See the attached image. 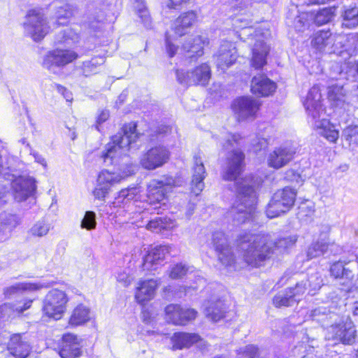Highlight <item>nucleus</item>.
<instances>
[{
    "label": "nucleus",
    "instance_id": "f257e3e1",
    "mask_svg": "<svg viewBox=\"0 0 358 358\" xmlns=\"http://www.w3.org/2000/svg\"><path fill=\"white\" fill-rule=\"evenodd\" d=\"M244 159V153L239 150L229 152L222 173L224 180L234 181L237 196L229 213L234 224H241L252 220L256 209L255 187L257 182L251 176L241 177Z\"/></svg>",
    "mask_w": 358,
    "mask_h": 358
},
{
    "label": "nucleus",
    "instance_id": "f03ea898",
    "mask_svg": "<svg viewBox=\"0 0 358 358\" xmlns=\"http://www.w3.org/2000/svg\"><path fill=\"white\" fill-rule=\"evenodd\" d=\"M296 235L280 238L273 242L268 235L241 234L236 240L237 250L244 262L251 267H259L270 258L275 251L284 252L293 247Z\"/></svg>",
    "mask_w": 358,
    "mask_h": 358
},
{
    "label": "nucleus",
    "instance_id": "7ed1b4c3",
    "mask_svg": "<svg viewBox=\"0 0 358 358\" xmlns=\"http://www.w3.org/2000/svg\"><path fill=\"white\" fill-rule=\"evenodd\" d=\"M304 106L308 122L327 141L334 143L338 138V131L325 118L324 110L322 104V94L318 87H313L308 92Z\"/></svg>",
    "mask_w": 358,
    "mask_h": 358
},
{
    "label": "nucleus",
    "instance_id": "20e7f679",
    "mask_svg": "<svg viewBox=\"0 0 358 358\" xmlns=\"http://www.w3.org/2000/svg\"><path fill=\"white\" fill-rule=\"evenodd\" d=\"M327 317L329 318V323L326 326L327 340L345 345H351L355 341L357 331L350 317L330 314Z\"/></svg>",
    "mask_w": 358,
    "mask_h": 358
},
{
    "label": "nucleus",
    "instance_id": "39448f33",
    "mask_svg": "<svg viewBox=\"0 0 358 358\" xmlns=\"http://www.w3.org/2000/svg\"><path fill=\"white\" fill-rule=\"evenodd\" d=\"M136 124L130 122L125 124L122 130L112 137L111 142L108 144L106 152L103 155V160L112 164L113 159L127 155L130 145L138 137L136 132Z\"/></svg>",
    "mask_w": 358,
    "mask_h": 358
},
{
    "label": "nucleus",
    "instance_id": "423d86ee",
    "mask_svg": "<svg viewBox=\"0 0 358 358\" xmlns=\"http://www.w3.org/2000/svg\"><path fill=\"white\" fill-rule=\"evenodd\" d=\"M197 20V14L195 11L189 10L184 12L173 22L171 30L166 34V49L170 57L175 55L178 46L173 41L178 37L185 35Z\"/></svg>",
    "mask_w": 358,
    "mask_h": 358
},
{
    "label": "nucleus",
    "instance_id": "0eeeda50",
    "mask_svg": "<svg viewBox=\"0 0 358 358\" xmlns=\"http://www.w3.org/2000/svg\"><path fill=\"white\" fill-rule=\"evenodd\" d=\"M69 301V298L64 291L57 288L50 289L43 301V315L49 319L60 320L66 312Z\"/></svg>",
    "mask_w": 358,
    "mask_h": 358
},
{
    "label": "nucleus",
    "instance_id": "6e6552de",
    "mask_svg": "<svg viewBox=\"0 0 358 358\" xmlns=\"http://www.w3.org/2000/svg\"><path fill=\"white\" fill-rule=\"evenodd\" d=\"M239 27L242 28L241 36H250L251 40L255 41L252 48V66L255 69L262 68L266 64V57L269 52L268 46L264 41L266 33L262 32L260 29L253 30L252 27Z\"/></svg>",
    "mask_w": 358,
    "mask_h": 358
},
{
    "label": "nucleus",
    "instance_id": "1a4fd4ad",
    "mask_svg": "<svg viewBox=\"0 0 358 358\" xmlns=\"http://www.w3.org/2000/svg\"><path fill=\"white\" fill-rule=\"evenodd\" d=\"M296 196V190L289 187L278 190L267 205L266 215L273 218L287 212L293 206Z\"/></svg>",
    "mask_w": 358,
    "mask_h": 358
},
{
    "label": "nucleus",
    "instance_id": "9d476101",
    "mask_svg": "<svg viewBox=\"0 0 358 358\" xmlns=\"http://www.w3.org/2000/svg\"><path fill=\"white\" fill-rule=\"evenodd\" d=\"M78 54L71 48H57L49 50L43 57L42 65L50 70L52 68H63L77 60Z\"/></svg>",
    "mask_w": 358,
    "mask_h": 358
},
{
    "label": "nucleus",
    "instance_id": "9b49d317",
    "mask_svg": "<svg viewBox=\"0 0 358 358\" xmlns=\"http://www.w3.org/2000/svg\"><path fill=\"white\" fill-rule=\"evenodd\" d=\"M27 22L24 24L34 41H42L50 31L48 22L43 13L36 10H29L27 14Z\"/></svg>",
    "mask_w": 358,
    "mask_h": 358
},
{
    "label": "nucleus",
    "instance_id": "f8f14e48",
    "mask_svg": "<svg viewBox=\"0 0 358 358\" xmlns=\"http://www.w3.org/2000/svg\"><path fill=\"white\" fill-rule=\"evenodd\" d=\"M170 157L169 150L159 145L149 149L141 157L140 164L147 170H155L166 164Z\"/></svg>",
    "mask_w": 358,
    "mask_h": 358
},
{
    "label": "nucleus",
    "instance_id": "ddd939ff",
    "mask_svg": "<svg viewBox=\"0 0 358 358\" xmlns=\"http://www.w3.org/2000/svg\"><path fill=\"white\" fill-rule=\"evenodd\" d=\"M210 76V66L206 64L197 66L191 72H185L182 70L176 71L178 82L186 85L199 84L206 85L208 83Z\"/></svg>",
    "mask_w": 358,
    "mask_h": 358
},
{
    "label": "nucleus",
    "instance_id": "4468645a",
    "mask_svg": "<svg viewBox=\"0 0 358 358\" xmlns=\"http://www.w3.org/2000/svg\"><path fill=\"white\" fill-rule=\"evenodd\" d=\"M213 243L220 262L227 268H234V255L228 243V238L222 231H215L213 234Z\"/></svg>",
    "mask_w": 358,
    "mask_h": 358
},
{
    "label": "nucleus",
    "instance_id": "2eb2a0df",
    "mask_svg": "<svg viewBox=\"0 0 358 358\" xmlns=\"http://www.w3.org/2000/svg\"><path fill=\"white\" fill-rule=\"evenodd\" d=\"M260 102L250 96H242L234 100L232 108L239 120L254 118L259 109Z\"/></svg>",
    "mask_w": 358,
    "mask_h": 358
},
{
    "label": "nucleus",
    "instance_id": "dca6fc26",
    "mask_svg": "<svg viewBox=\"0 0 358 358\" xmlns=\"http://www.w3.org/2000/svg\"><path fill=\"white\" fill-rule=\"evenodd\" d=\"M238 57L237 51L231 42L223 41L213 58L217 68L225 71L232 66Z\"/></svg>",
    "mask_w": 358,
    "mask_h": 358
},
{
    "label": "nucleus",
    "instance_id": "f3484780",
    "mask_svg": "<svg viewBox=\"0 0 358 358\" xmlns=\"http://www.w3.org/2000/svg\"><path fill=\"white\" fill-rule=\"evenodd\" d=\"M166 320L176 325H185L196 318L197 312L192 308H185L178 304H170L165 308Z\"/></svg>",
    "mask_w": 358,
    "mask_h": 358
},
{
    "label": "nucleus",
    "instance_id": "a211bd4d",
    "mask_svg": "<svg viewBox=\"0 0 358 358\" xmlns=\"http://www.w3.org/2000/svg\"><path fill=\"white\" fill-rule=\"evenodd\" d=\"M295 154L296 149L292 145H282L276 148L269 153L267 157L268 165L271 168L279 169L291 162Z\"/></svg>",
    "mask_w": 358,
    "mask_h": 358
},
{
    "label": "nucleus",
    "instance_id": "6ab92c4d",
    "mask_svg": "<svg viewBox=\"0 0 358 358\" xmlns=\"http://www.w3.org/2000/svg\"><path fill=\"white\" fill-rule=\"evenodd\" d=\"M57 351L62 358H76L82 354L77 336L69 333L62 336Z\"/></svg>",
    "mask_w": 358,
    "mask_h": 358
},
{
    "label": "nucleus",
    "instance_id": "aec40b11",
    "mask_svg": "<svg viewBox=\"0 0 358 358\" xmlns=\"http://www.w3.org/2000/svg\"><path fill=\"white\" fill-rule=\"evenodd\" d=\"M357 263L350 264L343 262H334L330 267L331 275L335 279L341 280V283L348 287L353 284L355 279V271Z\"/></svg>",
    "mask_w": 358,
    "mask_h": 358
},
{
    "label": "nucleus",
    "instance_id": "412c9836",
    "mask_svg": "<svg viewBox=\"0 0 358 358\" xmlns=\"http://www.w3.org/2000/svg\"><path fill=\"white\" fill-rule=\"evenodd\" d=\"M170 249L169 245H159L148 250L143 259V269L156 271L162 265L166 255L170 252Z\"/></svg>",
    "mask_w": 358,
    "mask_h": 358
},
{
    "label": "nucleus",
    "instance_id": "4be33fe9",
    "mask_svg": "<svg viewBox=\"0 0 358 358\" xmlns=\"http://www.w3.org/2000/svg\"><path fill=\"white\" fill-rule=\"evenodd\" d=\"M206 176V171L201 156L196 155L194 157V166L191 189L195 195H199L204 188L203 180Z\"/></svg>",
    "mask_w": 358,
    "mask_h": 358
},
{
    "label": "nucleus",
    "instance_id": "5701e85b",
    "mask_svg": "<svg viewBox=\"0 0 358 358\" xmlns=\"http://www.w3.org/2000/svg\"><path fill=\"white\" fill-rule=\"evenodd\" d=\"M7 350L15 358H26L31 352L29 343L22 338V334H13L8 343Z\"/></svg>",
    "mask_w": 358,
    "mask_h": 358
},
{
    "label": "nucleus",
    "instance_id": "b1692460",
    "mask_svg": "<svg viewBox=\"0 0 358 358\" xmlns=\"http://www.w3.org/2000/svg\"><path fill=\"white\" fill-rule=\"evenodd\" d=\"M122 178L123 177L118 173L102 171L98 176L97 181L99 187L94 190V196L99 199L105 197L109 187L120 182Z\"/></svg>",
    "mask_w": 358,
    "mask_h": 358
},
{
    "label": "nucleus",
    "instance_id": "393cba45",
    "mask_svg": "<svg viewBox=\"0 0 358 358\" xmlns=\"http://www.w3.org/2000/svg\"><path fill=\"white\" fill-rule=\"evenodd\" d=\"M275 83L264 75L255 76L251 81V91L258 96H269L275 92Z\"/></svg>",
    "mask_w": 358,
    "mask_h": 358
},
{
    "label": "nucleus",
    "instance_id": "a878e982",
    "mask_svg": "<svg viewBox=\"0 0 358 358\" xmlns=\"http://www.w3.org/2000/svg\"><path fill=\"white\" fill-rule=\"evenodd\" d=\"M334 37L329 30H320L315 32L311 40V46L320 52H329L334 44Z\"/></svg>",
    "mask_w": 358,
    "mask_h": 358
},
{
    "label": "nucleus",
    "instance_id": "bb28decb",
    "mask_svg": "<svg viewBox=\"0 0 358 358\" xmlns=\"http://www.w3.org/2000/svg\"><path fill=\"white\" fill-rule=\"evenodd\" d=\"M208 38L205 36H191L182 45V49L189 53V57H199L203 53L204 45H208Z\"/></svg>",
    "mask_w": 358,
    "mask_h": 358
},
{
    "label": "nucleus",
    "instance_id": "cd10ccee",
    "mask_svg": "<svg viewBox=\"0 0 358 358\" xmlns=\"http://www.w3.org/2000/svg\"><path fill=\"white\" fill-rule=\"evenodd\" d=\"M159 284V281L153 279L140 281L136 287L135 294L138 302L143 303L152 299L155 296V290Z\"/></svg>",
    "mask_w": 358,
    "mask_h": 358
},
{
    "label": "nucleus",
    "instance_id": "c85d7f7f",
    "mask_svg": "<svg viewBox=\"0 0 358 358\" xmlns=\"http://www.w3.org/2000/svg\"><path fill=\"white\" fill-rule=\"evenodd\" d=\"M200 340V336L194 333L177 332L171 337L172 350L189 348Z\"/></svg>",
    "mask_w": 358,
    "mask_h": 358
},
{
    "label": "nucleus",
    "instance_id": "c756f323",
    "mask_svg": "<svg viewBox=\"0 0 358 358\" xmlns=\"http://www.w3.org/2000/svg\"><path fill=\"white\" fill-rule=\"evenodd\" d=\"M328 99L335 107L345 108L349 104V96L343 85H334L329 87Z\"/></svg>",
    "mask_w": 358,
    "mask_h": 358
},
{
    "label": "nucleus",
    "instance_id": "7c9ffc66",
    "mask_svg": "<svg viewBox=\"0 0 358 358\" xmlns=\"http://www.w3.org/2000/svg\"><path fill=\"white\" fill-rule=\"evenodd\" d=\"M226 312L224 304L221 301L208 302L205 308L206 316L213 322H217L224 317Z\"/></svg>",
    "mask_w": 358,
    "mask_h": 358
},
{
    "label": "nucleus",
    "instance_id": "2f4dec72",
    "mask_svg": "<svg viewBox=\"0 0 358 358\" xmlns=\"http://www.w3.org/2000/svg\"><path fill=\"white\" fill-rule=\"evenodd\" d=\"M73 16V10L69 4H65L57 8L56 11L55 22L53 24L55 28L67 26Z\"/></svg>",
    "mask_w": 358,
    "mask_h": 358
},
{
    "label": "nucleus",
    "instance_id": "473e14b6",
    "mask_svg": "<svg viewBox=\"0 0 358 358\" xmlns=\"http://www.w3.org/2000/svg\"><path fill=\"white\" fill-rule=\"evenodd\" d=\"M167 192L160 187L156 180H152L148 185V199L151 204L162 203L166 198Z\"/></svg>",
    "mask_w": 358,
    "mask_h": 358
},
{
    "label": "nucleus",
    "instance_id": "72a5a7b5",
    "mask_svg": "<svg viewBox=\"0 0 358 358\" xmlns=\"http://www.w3.org/2000/svg\"><path fill=\"white\" fill-rule=\"evenodd\" d=\"M176 227L175 223L167 217H156L147 224L146 228L148 230L159 233L164 229L170 230Z\"/></svg>",
    "mask_w": 358,
    "mask_h": 358
},
{
    "label": "nucleus",
    "instance_id": "f704fd0d",
    "mask_svg": "<svg viewBox=\"0 0 358 358\" xmlns=\"http://www.w3.org/2000/svg\"><path fill=\"white\" fill-rule=\"evenodd\" d=\"M89 310L87 308L78 305L73 310L69 317V323L71 326H79L89 320Z\"/></svg>",
    "mask_w": 358,
    "mask_h": 358
},
{
    "label": "nucleus",
    "instance_id": "c9c22d12",
    "mask_svg": "<svg viewBox=\"0 0 358 358\" xmlns=\"http://www.w3.org/2000/svg\"><path fill=\"white\" fill-rule=\"evenodd\" d=\"M42 288V285L34 282H18L7 287L5 290V294L12 296L20 292L37 291Z\"/></svg>",
    "mask_w": 358,
    "mask_h": 358
},
{
    "label": "nucleus",
    "instance_id": "e433bc0d",
    "mask_svg": "<svg viewBox=\"0 0 358 358\" xmlns=\"http://www.w3.org/2000/svg\"><path fill=\"white\" fill-rule=\"evenodd\" d=\"M342 26L348 29H353L358 26V8L357 7L347 8L343 14Z\"/></svg>",
    "mask_w": 358,
    "mask_h": 358
},
{
    "label": "nucleus",
    "instance_id": "4c0bfd02",
    "mask_svg": "<svg viewBox=\"0 0 358 358\" xmlns=\"http://www.w3.org/2000/svg\"><path fill=\"white\" fill-rule=\"evenodd\" d=\"M313 21V13L310 12H301L297 15L294 22L293 26L296 31H303L308 29L310 22Z\"/></svg>",
    "mask_w": 358,
    "mask_h": 358
},
{
    "label": "nucleus",
    "instance_id": "58836bf2",
    "mask_svg": "<svg viewBox=\"0 0 358 358\" xmlns=\"http://www.w3.org/2000/svg\"><path fill=\"white\" fill-rule=\"evenodd\" d=\"M296 303L295 298L288 289L277 294L273 299V303L277 308L291 306Z\"/></svg>",
    "mask_w": 358,
    "mask_h": 358
},
{
    "label": "nucleus",
    "instance_id": "ea45409f",
    "mask_svg": "<svg viewBox=\"0 0 358 358\" xmlns=\"http://www.w3.org/2000/svg\"><path fill=\"white\" fill-rule=\"evenodd\" d=\"M194 268L193 266H189L185 264L178 263L173 265L170 268L169 275L172 279L182 278L187 274H191L194 272Z\"/></svg>",
    "mask_w": 358,
    "mask_h": 358
},
{
    "label": "nucleus",
    "instance_id": "a19ab883",
    "mask_svg": "<svg viewBox=\"0 0 358 358\" xmlns=\"http://www.w3.org/2000/svg\"><path fill=\"white\" fill-rule=\"evenodd\" d=\"M336 8L334 7L324 8L317 13H313V21L318 25H322L330 22L334 17Z\"/></svg>",
    "mask_w": 358,
    "mask_h": 358
},
{
    "label": "nucleus",
    "instance_id": "79ce46f5",
    "mask_svg": "<svg viewBox=\"0 0 358 358\" xmlns=\"http://www.w3.org/2000/svg\"><path fill=\"white\" fill-rule=\"evenodd\" d=\"M330 244L327 242L317 241L309 246L307 250V256L313 259L323 255L328 249Z\"/></svg>",
    "mask_w": 358,
    "mask_h": 358
},
{
    "label": "nucleus",
    "instance_id": "37998d69",
    "mask_svg": "<svg viewBox=\"0 0 358 358\" xmlns=\"http://www.w3.org/2000/svg\"><path fill=\"white\" fill-rule=\"evenodd\" d=\"M306 285L309 286L308 294L310 295H315L323 285L321 275L318 273L311 274L307 279Z\"/></svg>",
    "mask_w": 358,
    "mask_h": 358
},
{
    "label": "nucleus",
    "instance_id": "c03bdc74",
    "mask_svg": "<svg viewBox=\"0 0 358 358\" xmlns=\"http://www.w3.org/2000/svg\"><path fill=\"white\" fill-rule=\"evenodd\" d=\"M330 314L334 313H327V309L324 307H318L311 310L310 317L313 320L318 321L322 324V326L326 327L329 323V318L327 317Z\"/></svg>",
    "mask_w": 358,
    "mask_h": 358
},
{
    "label": "nucleus",
    "instance_id": "a18cd8bd",
    "mask_svg": "<svg viewBox=\"0 0 358 358\" xmlns=\"http://www.w3.org/2000/svg\"><path fill=\"white\" fill-rule=\"evenodd\" d=\"M238 358H255L258 355V348L254 345H247L237 351Z\"/></svg>",
    "mask_w": 358,
    "mask_h": 358
},
{
    "label": "nucleus",
    "instance_id": "49530a36",
    "mask_svg": "<svg viewBox=\"0 0 358 358\" xmlns=\"http://www.w3.org/2000/svg\"><path fill=\"white\" fill-rule=\"evenodd\" d=\"M307 289L308 286L306 285V281L304 280L298 282L294 287H289L288 289L294 298H295L296 303L300 300L301 296L304 294Z\"/></svg>",
    "mask_w": 358,
    "mask_h": 358
},
{
    "label": "nucleus",
    "instance_id": "de8ad7c7",
    "mask_svg": "<svg viewBox=\"0 0 358 358\" xmlns=\"http://www.w3.org/2000/svg\"><path fill=\"white\" fill-rule=\"evenodd\" d=\"M108 5L102 4L101 8H98L97 6H94L93 8V22H96L100 24L99 28H100L106 20V11ZM91 24H92V21L91 20ZM92 24H91V28L92 27Z\"/></svg>",
    "mask_w": 358,
    "mask_h": 358
},
{
    "label": "nucleus",
    "instance_id": "09e8293b",
    "mask_svg": "<svg viewBox=\"0 0 358 358\" xmlns=\"http://www.w3.org/2000/svg\"><path fill=\"white\" fill-rule=\"evenodd\" d=\"M331 231V226L328 224H321L317 226V233L318 234V241L323 242H327L331 244V240L329 238V233Z\"/></svg>",
    "mask_w": 358,
    "mask_h": 358
},
{
    "label": "nucleus",
    "instance_id": "8fccbe9b",
    "mask_svg": "<svg viewBox=\"0 0 358 358\" xmlns=\"http://www.w3.org/2000/svg\"><path fill=\"white\" fill-rule=\"evenodd\" d=\"M78 38V35L71 29L64 30L62 35H58L56 41L58 44L66 43L69 41H76Z\"/></svg>",
    "mask_w": 358,
    "mask_h": 358
},
{
    "label": "nucleus",
    "instance_id": "3c124183",
    "mask_svg": "<svg viewBox=\"0 0 358 358\" xmlns=\"http://www.w3.org/2000/svg\"><path fill=\"white\" fill-rule=\"evenodd\" d=\"M343 136L350 143H358V127L349 126L343 130Z\"/></svg>",
    "mask_w": 358,
    "mask_h": 358
},
{
    "label": "nucleus",
    "instance_id": "603ef678",
    "mask_svg": "<svg viewBox=\"0 0 358 358\" xmlns=\"http://www.w3.org/2000/svg\"><path fill=\"white\" fill-rule=\"evenodd\" d=\"M34 302V299H24L22 302V306H15L14 305H10V308L11 311L15 313L17 316H21L23 315L25 310H29L32 306Z\"/></svg>",
    "mask_w": 358,
    "mask_h": 358
},
{
    "label": "nucleus",
    "instance_id": "864d4df0",
    "mask_svg": "<svg viewBox=\"0 0 358 358\" xmlns=\"http://www.w3.org/2000/svg\"><path fill=\"white\" fill-rule=\"evenodd\" d=\"M136 2H139V8L138 10V15L142 20V22L147 28H150L151 26V20L149 13L145 6L143 4L141 0H135Z\"/></svg>",
    "mask_w": 358,
    "mask_h": 358
},
{
    "label": "nucleus",
    "instance_id": "5fc2aeb1",
    "mask_svg": "<svg viewBox=\"0 0 358 358\" xmlns=\"http://www.w3.org/2000/svg\"><path fill=\"white\" fill-rule=\"evenodd\" d=\"M160 187L164 188L166 191L168 187H172L179 185V181L172 177L164 176L161 180H157Z\"/></svg>",
    "mask_w": 358,
    "mask_h": 358
},
{
    "label": "nucleus",
    "instance_id": "6e6d98bb",
    "mask_svg": "<svg viewBox=\"0 0 358 358\" xmlns=\"http://www.w3.org/2000/svg\"><path fill=\"white\" fill-rule=\"evenodd\" d=\"M222 139L224 140L225 143H221L223 147L227 148L228 146H233L234 143H238L241 140V136L239 134H225L222 136Z\"/></svg>",
    "mask_w": 358,
    "mask_h": 358
},
{
    "label": "nucleus",
    "instance_id": "4d7b16f0",
    "mask_svg": "<svg viewBox=\"0 0 358 358\" xmlns=\"http://www.w3.org/2000/svg\"><path fill=\"white\" fill-rule=\"evenodd\" d=\"M48 231V227L43 223H37L31 229L32 234L35 236H45Z\"/></svg>",
    "mask_w": 358,
    "mask_h": 358
},
{
    "label": "nucleus",
    "instance_id": "13d9d810",
    "mask_svg": "<svg viewBox=\"0 0 358 358\" xmlns=\"http://www.w3.org/2000/svg\"><path fill=\"white\" fill-rule=\"evenodd\" d=\"M116 278L124 287L129 286L133 280V278L124 271L118 273Z\"/></svg>",
    "mask_w": 358,
    "mask_h": 358
},
{
    "label": "nucleus",
    "instance_id": "bf43d9fd",
    "mask_svg": "<svg viewBox=\"0 0 358 358\" xmlns=\"http://www.w3.org/2000/svg\"><path fill=\"white\" fill-rule=\"evenodd\" d=\"M109 111L108 110H101L99 112L96 117V129L100 131L99 125L106 121L109 117Z\"/></svg>",
    "mask_w": 358,
    "mask_h": 358
},
{
    "label": "nucleus",
    "instance_id": "052dcab7",
    "mask_svg": "<svg viewBox=\"0 0 358 358\" xmlns=\"http://www.w3.org/2000/svg\"><path fill=\"white\" fill-rule=\"evenodd\" d=\"M55 87L57 92L60 93L64 96V98L66 99V101H71L72 100V94L66 87L60 84H55Z\"/></svg>",
    "mask_w": 358,
    "mask_h": 358
},
{
    "label": "nucleus",
    "instance_id": "680f3d73",
    "mask_svg": "<svg viewBox=\"0 0 358 358\" xmlns=\"http://www.w3.org/2000/svg\"><path fill=\"white\" fill-rule=\"evenodd\" d=\"M136 192V189H123L120 192L119 198H122L123 199H127V201L131 200L134 199Z\"/></svg>",
    "mask_w": 358,
    "mask_h": 358
},
{
    "label": "nucleus",
    "instance_id": "e2e57ef3",
    "mask_svg": "<svg viewBox=\"0 0 358 358\" xmlns=\"http://www.w3.org/2000/svg\"><path fill=\"white\" fill-rule=\"evenodd\" d=\"M189 0H166L165 2L166 6L171 9H176L182 3L188 2Z\"/></svg>",
    "mask_w": 358,
    "mask_h": 358
},
{
    "label": "nucleus",
    "instance_id": "0e129e2a",
    "mask_svg": "<svg viewBox=\"0 0 358 358\" xmlns=\"http://www.w3.org/2000/svg\"><path fill=\"white\" fill-rule=\"evenodd\" d=\"M81 227L90 230V210L86 211L81 222Z\"/></svg>",
    "mask_w": 358,
    "mask_h": 358
},
{
    "label": "nucleus",
    "instance_id": "69168bd1",
    "mask_svg": "<svg viewBox=\"0 0 358 358\" xmlns=\"http://www.w3.org/2000/svg\"><path fill=\"white\" fill-rule=\"evenodd\" d=\"M105 59L103 56L99 55L91 59V66L101 65L104 63Z\"/></svg>",
    "mask_w": 358,
    "mask_h": 358
},
{
    "label": "nucleus",
    "instance_id": "338daca9",
    "mask_svg": "<svg viewBox=\"0 0 358 358\" xmlns=\"http://www.w3.org/2000/svg\"><path fill=\"white\" fill-rule=\"evenodd\" d=\"M267 145L268 142L266 139L262 138L261 140H259L257 145H255L254 150L255 152H257L258 150L264 149L267 147Z\"/></svg>",
    "mask_w": 358,
    "mask_h": 358
},
{
    "label": "nucleus",
    "instance_id": "774afa93",
    "mask_svg": "<svg viewBox=\"0 0 358 358\" xmlns=\"http://www.w3.org/2000/svg\"><path fill=\"white\" fill-rule=\"evenodd\" d=\"M286 177L289 178L291 180H296L297 182H299V180L301 178L300 176L295 173L292 170L287 172Z\"/></svg>",
    "mask_w": 358,
    "mask_h": 358
}]
</instances>
